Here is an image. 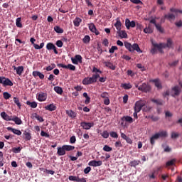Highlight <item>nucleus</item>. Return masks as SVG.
Masks as SVG:
<instances>
[{
    "mask_svg": "<svg viewBox=\"0 0 182 182\" xmlns=\"http://www.w3.org/2000/svg\"><path fill=\"white\" fill-rule=\"evenodd\" d=\"M153 46H155V48H157L159 52L160 53H163V49H166V48H168V49L173 48V40L171 38L167 39V43H161L159 44L156 43H152Z\"/></svg>",
    "mask_w": 182,
    "mask_h": 182,
    "instance_id": "1",
    "label": "nucleus"
},
{
    "mask_svg": "<svg viewBox=\"0 0 182 182\" xmlns=\"http://www.w3.org/2000/svg\"><path fill=\"white\" fill-rule=\"evenodd\" d=\"M100 77V75L98 73L92 75V77H87L83 79L82 84L87 86V85H93L97 82V79Z\"/></svg>",
    "mask_w": 182,
    "mask_h": 182,
    "instance_id": "2",
    "label": "nucleus"
},
{
    "mask_svg": "<svg viewBox=\"0 0 182 182\" xmlns=\"http://www.w3.org/2000/svg\"><path fill=\"white\" fill-rule=\"evenodd\" d=\"M146 103H147L146 102V100H143L136 101L135 102V105H134V112H138L140 113L141 109H143V107H144V106H146Z\"/></svg>",
    "mask_w": 182,
    "mask_h": 182,
    "instance_id": "3",
    "label": "nucleus"
},
{
    "mask_svg": "<svg viewBox=\"0 0 182 182\" xmlns=\"http://www.w3.org/2000/svg\"><path fill=\"white\" fill-rule=\"evenodd\" d=\"M80 126L85 130H90V128H92V127H93V126H95V123L82 122L80 123Z\"/></svg>",
    "mask_w": 182,
    "mask_h": 182,
    "instance_id": "4",
    "label": "nucleus"
},
{
    "mask_svg": "<svg viewBox=\"0 0 182 182\" xmlns=\"http://www.w3.org/2000/svg\"><path fill=\"white\" fill-rule=\"evenodd\" d=\"M58 68H63V69H69L70 70H76V66L72 65V64H68V65L62 63L58 64Z\"/></svg>",
    "mask_w": 182,
    "mask_h": 182,
    "instance_id": "5",
    "label": "nucleus"
},
{
    "mask_svg": "<svg viewBox=\"0 0 182 182\" xmlns=\"http://www.w3.org/2000/svg\"><path fill=\"white\" fill-rule=\"evenodd\" d=\"M139 90H140V92L147 93L150 91V87L147 84L143 83L141 85L139 86Z\"/></svg>",
    "mask_w": 182,
    "mask_h": 182,
    "instance_id": "6",
    "label": "nucleus"
},
{
    "mask_svg": "<svg viewBox=\"0 0 182 182\" xmlns=\"http://www.w3.org/2000/svg\"><path fill=\"white\" fill-rule=\"evenodd\" d=\"M180 95V88L178 86H175L172 88L171 92V96L175 97V96Z\"/></svg>",
    "mask_w": 182,
    "mask_h": 182,
    "instance_id": "7",
    "label": "nucleus"
},
{
    "mask_svg": "<svg viewBox=\"0 0 182 182\" xmlns=\"http://www.w3.org/2000/svg\"><path fill=\"white\" fill-rule=\"evenodd\" d=\"M103 164V162L102 161H96V160H92L90 161L88 163V166H91L92 167H99Z\"/></svg>",
    "mask_w": 182,
    "mask_h": 182,
    "instance_id": "8",
    "label": "nucleus"
},
{
    "mask_svg": "<svg viewBox=\"0 0 182 182\" xmlns=\"http://www.w3.org/2000/svg\"><path fill=\"white\" fill-rule=\"evenodd\" d=\"M0 115H1V117H2V119L6 122H12V117L14 116H9L5 112H2Z\"/></svg>",
    "mask_w": 182,
    "mask_h": 182,
    "instance_id": "9",
    "label": "nucleus"
},
{
    "mask_svg": "<svg viewBox=\"0 0 182 182\" xmlns=\"http://www.w3.org/2000/svg\"><path fill=\"white\" fill-rule=\"evenodd\" d=\"M89 29L91 32H92L93 33H95V35H100V32H99V31H97V29L96 28V26H95V23H91L89 25Z\"/></svg>",
    "mask_w": 182,
    "mask_h": 182,
    "instance_id": "10",
    "label": "nucleus"
},
{
    "mask_svg": "<svg viewBox=\"0 0 182 182\" xmlns=\"http://www.w3.org/2000/svg\"><path fill=\"white\" fill-rule=\"evenodd\" d=\"M7 130L9 132H12L14 134H16L17 136H21V134H22V132H21V130L16 129L15 128H12L11 127H7Z\"/></svg>",
    "mask_w": 182,
    "mask_h": 182,
    "instance_id": "11",
    "label": "nucleus"
},
{
    "mask_svg": "<svg viewBox=\"0 0 182 182\" xmlns=\"http://www.w3.org/2000/svg\"><path fill=\"white\" fill-rule=\"evenodd\" d=\"M57 154L58 156H65L66 154V151L65 149V146L63 145L61 147H58L57 148Z\"/></svg>",
    "mask_w": 182,
    "mask_h": 182,
    "instance_id": "12",
    "label": "nucleus"
},
{
    "mask_svg": "<svg viewBox=\"0 0 182 182\" xmlns=\"http://www.w3.org/2000/svg\"><path fill=\"white\" fill-rule=\"evenodd\" d=\"M48 98V95L45 92H41L38 96V100L39 102H45L46 99Z\"/></svg>",
    "mask_w": 182,
    "mask_h": 182,
    "instance_id": "13",
    "label": "nucleus"
},
{
    "mask_svg": "<svg viewBox=\"0 0 182 182\" xmlns=\"http://www.w3.org/2000/svg\"><path fill=\"white\" fill-rule=\"evenodd\" d=\"M116 23L114 24V26H115L117 32L119 31H122V21H120V18H117Z\"/></svg>",
    "mask_w": 182,
    "mask_h": 182,
    "instance_id": "14",
    "label": "nucleus"
},
{
    "mask_svg": "<svg viewBox=\"0 0 182 182\" xmlns=\"http://www.w3.org/2000/svg\"><path fill=\"white\" fill-rule=\"evenodd\" d=\"M65 113L69 117H71V119H75V117L77 116V113L73 110H66Z\"/></svg>",
    "mask_w": 182,
    "mask_h": 182,
    "instance_id": "15",
    "label": "nucleus"
},
{
    "mask_svg": "<svg viewBox=\"0 0 182 182\" xmlns=\"http://www.w3.org/2000/svg\"><path fill=\"white\" fill-rule=\"evenodd\" d=\"M164 18L171 22V21L176 20V15L171 13H168V14H165Z\"/></svg>",
    "mask_w": 182,
    "mask_h": 182,
    "instance_id": "16",
    "label": "nucleus"
},
{
    "mask_svg": "<svg viewBox=\"0 0 182 182\" xmlns=\"http://www.w3.org/2000/svg\"><path fill=\"white\" fill-rule=\"evenodd\" d=\"M151 101L152 103H155V105H157V106H163L164 105V101L161 99L156 100L154 98L151 99Z\"/></svg>",
    "mask_w": 182,
    "mask_h": 182,
    "instance_id": "17",
    "label": "nucleus"
},
{
    "mask_svg": "<svg viewBox=\"0 0 182 182\" xmlns=\"http://www.w3.org/2000/svg\"><path fill=\"white\" fill-rule=\"evenodd\" d=\"M14 70H16L18 76H21V75H22V73H23V66H18V67L14 66Z\"/></svg>",
    "mask_w": 182,
    "mask_h": 182,
    "instance_id": "18",
    "label": "nucleus"
},
{
    "mask_svg": "<svg viewBox=\"0 0 182 182\" xmlns=\"http://www.w3.org/2000/svg\"><path fill=\"white\" fill-rule=\"evenodd\" d=\"M132 52H134V50H136L139 53H143V51L141 50L140 47H139V44H137V43H134L132 45Z\"/></svg>",
    "mask_w": 182,
    "mask_h": 182,
    "instance_id": "19",
    "label": "nucleus"
},
{
    "mask_svg": "<svg viewBox=\"0 0 182 182\" xmlns=\"http://www.w3.org/2000/svg\"><path fill=\"white\" fill-rule=\"evenodd\" d=\"M11 122H14L16 124H21L22 123V119L21 118L16 117V116H13L11 118Z\"/></svg>",
    "mask_w": 182,
    "mask_h": 182,
    "instance_id": "20",
    "label": "nucleus"
},
{
    "mask_svg": "<svg viewBox=\"0 0 182 182\" xmlns=\"http://www.w3.org/2000/svg\"><path fill=\"white\" fill-rule=\"evenodd\" d=\"M158 139H160L157 133L154 134L151 138H150V143L153 146L154 145V143H156V140H158Z\"/></svg>",
    "mask_w": 182,
    "mask_h": 182,
    "instance_id": "21",
    "label": "nucleus"
},
{
    "mask_svg": "<svg viewBox=\"0 0 182 182\" xmlns=\"http://www.w3.org/2000/svg\"><path fill=\"white\" fill-rule=\"evenodd\" d=\"M153 83H154L156 87L158 89H162L163 86H161V82H160V80L159 79H154L152 80Z\"/></svg>",
    "mask_w": 182,
    "mask_h": 182,
    "instance_id": "22",
    "label": "nucleus"
},
{
    "mask_svg": "<svg viewBox=\"0 0 182 182\" xmlns=\"http://www.w3.org/2000/svg\"><path fill=\"white\" fill-rule=\"evenodd\" d=\"M104 65H105L107 68H109L112 70H116V65H113V63H112L111 62H104Z\"/></svg>",
    "mask_w": 182,
    "mask_h": 182,
    "instance_id": "23",
    "label": "nucleus"
},
{
    "mask_svg": "<svg viewBox=\"0 0 182 182\" xmlns=\"http://www.w3.org/2000/svg\"><path fill=\"white\" fill-rule=\"evenodd\" d=\"M46 110H49V112H53L56 110V106L53 104H50L45 107Z\"/></svg>",
    "mask_w": 182,
    "mask_h": 182,
    "instance_id": "24",
    "label": "nucleus"
},
{
    "mask_svg": "<svg viewBox=\"0 0 182 182\" xmlns=\"http://www.w3.org/2000/svg\"><path fill=\"white\" fill-rule=\"evenodd\" d=\"M23 134L24 136L25 140H26L27 141H28L29 140H31L32 139V135L28 132L24 131Z\"/></svg>",
    "mask_w": 182,
    "mask_h": 182,
    "instance_id": "25",
    "label": "nucleus"
},
{
    "mask_svg": "<svg viewBox=\"0 0 182 182\" xmlns=\"http://www.w3.org/2000/svg\"><path fill=\"white\" fill-rule=\"evenodd\" d=\"M117 33L122 39L127 38V33L125 31L119 30L117 31Z\"/></svg>",
    "mask_w": 182,
    "mask_h": 182,
    "instance_id": "26",
    "label": "nucleus"
},
{
    "mask_svg": "<svg viewBox=\"0 0 182 182\" xmlns=\"http://www.w3.org/2000/svg\"><path fill=\"white\" fill-rule=\"evenodd\" d=\"M81 23H82V18L79 17L75 18L73 21L74 26H76L77 28L80 26Z\"/></svg>",
    "mask_w": 182,
    "mask_h": 182,
    "instance_id": "27",
    "label": "nucleus"
},
{
    "mask_svg": "<svg viewBox=\"0 0 182 182\" xmlns=\"http://www.w3.org/2000/svg\"><path fill=\"white\" fill-rule=\"evenodd\" d=\"M155 28L158 31V32H160V33H164V28L161 26V24H156Z\"/></svg>",
    "mask_w": 182,
    "mask_h": 182,
    "instance_id": "28",
    "label": "nucleus"
},
{
    "mask_svg": "<svg viewBox=\"0 0 182 182\" xmlns=\"http://www.w3.org/2000/svg\"><path fill=\"white\" fill-rule=\"evenodd\" d=\"M26 105L31 106L32 109H36L38 107V103H36V102H31L30 101H27Z\"/></svg>",
    "mask_w": 182,
    "mask_h": 182,
    "instance_id": "29",
    "label": "nucleus"
},
{
    "mask_svg": "<svg viewBox=\"0 0 182 182\" xmlns=\"http://www.w3.org/2000/svg\"><path fill=\"white\" fill-rule=\"evenodd\" d=\"M82 96H83V97H85V104L89 105L90 103V97H89V95H87V92H84L82 94Z\"/></svg>",
    "mask_w": 182,
    "mask_h": 182,
    "instance_id": "30",
    "label": "nucleus"
},
{
    "mask_svg": "<svg viewBox=\"0 0 182 182\" xmlns=\"http://www.w3.org/2000/svg\"><path fill=\"white\" fill-rule=\"evenodd\" d=\"M124 46L129 52H133V47L130 43L127 41L124 42Z\"/></svg>",
    "mask_w": 182,
    "mask_h": 182,
    "instance_id": "31",
    "label": "nucleus"
},
{
    "mask_svg": "<svg viewBox=\"0 0 182 182\" xmlns=\"http://www.w3.org/2000/svg\"><path fill=\"white\" fill-rule=\"evenodd\" d=\"M54 31L56 33H63L64 31L59 26H54Z\"/></svg>",
    "mask_w": 182,
    "mask_h": 182,
    "instance_id": "32",
    "label": "nucleus"
},
{
    "mask_svg": "<svg viewBox=\"0 0 182 182\" xmlns=\"http://www.w3.org/2000/svg\"><path fill=\"white\" fill-rule=\"evenodd\" d=\"M157 135H159V137H167L168 134L166 131H161L158 133H156Z\"/></svg>",
    "mask_w": 182,
    "mask_h": 182,
    "instance_id": "33",
    "label": "nucleus"
},
{
    "mask_svg": "<svg viewBox=\"0 0 182 182\" xmlns=\"http://www.w3.org/2000/svg\"><path fill=\"white\" fill-rule=\"evenodd\" d=\"M65 151H72L75 149V146L72 145H63Z\"/></svg>",
    "mask_w": 182,
    "mask_h": 182,
    "instance_id": "34",
    "label": "nucleus"
},
{
    "mask_svg": "<svg viewBox=\"0 0 182 182\" xmlns=\"http://www.w3.org/2000/svg\"><path fill=\"white\" fill-rule=\"evenodd\" d=\"M22 21V18L21 17H18L16 20V26L17 28H22V23L21 22Z\"/></svg>",
    "mask_w": 182,
    "mask_h": 182,
    "instance_id": "35",
    "label": "nucleus"
},
{
    "mask_svg": "<svg viewBox=\"0 0 182 182\" xmlns=\"http://www.w3.org/2000/svg\"><path fill=\"white\" fill-rule=\"evenodd\" d=\"M123 119H124L125 122H127L128 123H133L134 122L133 118L130 116L123 117L122 120H123Z\"/></svg>",
    "mask_w": 182,
    "mask_h": 182,
    "instance_id": "36",
    "label": "nucleus"
},
{
    "mask_svg": "<svg viewBox=\"0 0 182 182\" xmlns=\"http://www.w3.org/2000/svg\"><path fill=\"white\" fill-rule=\"evenodd\" d=\"M54 90L56 93H58V95H62L63 93V90L62 89V87H54Z\"/></svg>",
    "mask_w": 182,
    "mask_h": 182,
    "instance_id": "37",
    "label": "nucleus"
},
{
    "mask_svg": "<svg viewBox=\"0 0 182 182\" xmlns=\"http://www.w3.org/2000/svg\"><path fill=\"white\" fill-rule=\"evenodd\" d=\"M123 89H125V90H129V89H132V86L130 85V83H124L121 85Z\"/></svg>",
    "mask_w": 182,
    "mask_h": 182,
    "instance_id": "38",
    "label": "nucleus"
},
{
    "mask_svg": "<svg viewBox=\"0 0 182 182\" xmlns=\"http://www.w3.org/2000/svg\"><path fill=\"white\" fill-rule=\"evenodd\" d=\"M14 102L15 105H16V106H18V109H21L22 105H21V102H19V99L16 97H14Z\"/></svg>",
    "mask_w": 182,
    "mask_h": 182,
    "instance_id": "39",
    "label": "nucleus"
},
{
    "mask_svg": "<svg viewBox=\"0 0 182 182\" xmlns=\"http://www.w3.org/2000/svg\"><path fill=\"white\" fill-rule=\"evenodd\" d=\"M140 164V161L134 160L129 163L131 167H136V166H139Z\"/></svg>",
    "mask_w": 182,
    "mask_h": 182,
    "instance_id": "40",
    "label": "nucleus"
},
{
    "mask_svg": "<svg viewBox=\"0 0 182 182\" xmlns=\"http://www.w3.org/2000/svg\"><path fill=\"white\" fill-rule=\"evenodd\" d=\"M55 68H56V65L55 63H53L50 65L46 67V70H47V72H50V70H53Z\"/></svg>",
    "mask_w": 182,
    "mask_h": 182,
    "instance_id": "41",
    "label": "nucleus"
},
{
    "mask_svg": "<svg viewBox=\"0 0 182 182\" xmlns=\"http://www.w3.org/2000/svg\"><path fill=\"white\" fill-rule=\"evenodd\" d=\"M3 97L4 99H5V100H8V99H11V97H12V95L9 94L8 92H4L3 93Z\"/></svg>",
    "mask_w": 182,
    "mask_h": 182,
    "instance_id": "42",
    "label": "nucleus"
},
{
    "mask_svg": "<svg viewBox=\"0 0 182 182\" xmlns=\"http://www.w3.org/2000/svg\"><path fill=\"white\" fill-rule=\"evenodd\" d=\"M4 86H14V82H12V81L9 80V78H6Z\"/></svg>",
    "mask_w": 182,
    "mask_h": 182,
    "instance_id": "43",
    "label": "nucleus"
},
{
    "mask_svg": "<svg viewBox=\"0 0 182 182\" xmlns=\"http://www.w3.org/2000/svg\"><path fill=\"white\" fill-rule=\"evenodd\" d=\"M82 42L83 43H89V42H90V36L88 35L85 36L82 39Z\"/></svg>",
    "mask_w": 182,
    "mask_h": 182,
    "instance_id": "44",
    "label": "nucleus"
},
{
    "mask_svg": "<svg viewBox=\"0 0 182 182\" xmlns=\"http://www.w3.org/2000/svg\"><path fill=\"white\" fill-rule=\"evenodd\" d=\"M144 33H153V29L148 26L144 29Z\"/></svg>",
    "mask_w": 182,
    "mask_h": 182,
    "instance_id": "45",
    "label": "nucleus"
},
{
    "mask_svg": "<svg viewBox=\"0 0 182 182\" xmlns=\"http://www.w3.org/2000/svg\"><path fill=\"white\" fill-rule=\"evenodd\" d=\"M34 117L38 120V122H40L41 123H42V122H44V119L42 117L38 115V114L35 113L34 114Z\"/></svg>",
    "mask_w": 182,
    "mask_h": 182,
    "instance_id": "46",
    "label": "nucleus"
},
{
    "mask_svg": "<svg viewBox=\"0 0 182 182\" xmlns=\"http://www.w3.org/2000/svg\"><path fill=\"white\" fill-rule=\"evenodd\" d=\"M43 46H45V43H41L40 44V46L38 45V44H34L33 45V47L35 48V49H42V48H43Z\"/></svg>",
    "mask_w": 182,
    "mask_h": 182,
    "instance_id": "47",
    "label": "nucleus"
},
{
    "mask_svg": "<svg viewBox=\"0 0 182 182\" xmlns=\"http://www.w3.org/2000/svg\"><path fill=\"white\" fill-rule=\"evenodd\" d=\"M55 46V45H53V43H48L46 45V49H48V50H52L53 49V47Z\"/></svg>",
    "mask_w": 182,
    "mask_h": 182,
    "instance_id": "48",
    "label": "nucleus"
},
{
    "mask_svg": "<svg viewBox=\"0 0 182 182\" xmlns=\"http://www.w3.org/2000/svg\"><path fill=\"white\" fill-rule=\"evenodd\" d=\"M131 21L129 18L125 19V26L127 29H130Z\"/></svg>",
    "mask_w": 182,
    "mask_h": 182,
    "instance_id": "49",
    "label": "nucleus"
},
{
    "mask_svg": "<svg viewBox=\"0 0 182 182\" xmlns=\"http://www.w3.org/2000/svg\"><path fill=\"white\" fill-rule=\"evenodd\" d=\"M78 178H79V176H70L68 177V179L70 180V181H77V182Z\"/></svg>",
    "mask_w": 182,
    "mask_h": 182,
    "instance_id": "50",
    "label": "nucleus"
},
{
    "mask_svg": "<svg viewBox=\"0 0 182 182\" xmlns=\"http://www.w3.org/2000/svg\"><path fill=\"white\" fill-rule=\"evenodd\" d=\"M41 136H42V137H47V139H49V137H50V135H49V134L46 133L44 131H41Z\"/></svg>",
    "mask_w": 182,
    "mask_h": 182,
    "instance_id": "51",
    "label": "nucleus"
},
{
    "mask_svg": "<svg viewBox=\"0 0 182 182\" xmlns=\"http://www.w3.org/2000/svg\"><path fill=\"white\" fill-rule=\"evenodd\" d=\"M103 150L104 151H112V150H113V149L110 146H109V145H105L103 147Z\"/></svg>",
    "mask_w": 182,
    "mask_h": 182,
    "instance_id": "52",
    "label": "nucleus"
},
{
    "mask_svg": "<svg viewBox=\"0 0 182 182\" xmlns=\"http://www.w3.org/2000/svg\"><path fill=\"white\" fill-rule=\"evenodd\" d=\"M56 46H58V48H62V46H63V42H62L61 40H58L55 43Z\"/></svg>",
    "mask_w": 182,
    "mask_h": 182,
    "instance_id": "53",
    "label": "nucleus"
},
{
    "mask_svg": "<svg viewBox=\"0 0 182 182\" xmlns=\"http://www.w3.org/2000/svg\"><path fill=\"white\" fill-rule=\"evenodd\" d=\"M6 82V77H0V83L3 85V86H5V83Z\"/></svg>",
    "mask_w": 182,
    "mask_h": 182,
    "instance_id": "54",
    "label": "nucleus"
},
{
    "mask_svg": "<svg viewBox=\"0 0 182 182\" xmlns=\"http://www.w3.org/2000/svg\"><path fill=\"white\" fill-rule=\"evenodd\" d=\"M100 97L102 98V99H107L109 98V93L106 92H104L101 94Z\"/></svg>",
    "mask_w": 182,
    "mask_h": 182,
    "instance_id": "55",
    "label": "nucleus"
},
{
    "mask_svg": "<svg viewBox=\"0 0 182 182\" xmlns=\"http://www.w3.org/2000/svg\"><path fill=\"white\" fill-rule=\"evenodd\" d=\"M109 134L113 139H117V137H119L117 132H111Z\"/></svg>",
    "mask_w": 182,
    "mask_h": 182,
    "instance_id": "56",
    "label": "nucleus"
},
{
    "mask_svg": "<svg viewBox=\"0 0 182 182\" xmlns=\"http://www.w3.org/2000/svg\"><path fill=\"white\" fill-rule=\"evenodd\" d=\"M117 50V46H112L111 48L109 50V53H114V51Z\"/></svg>",
    "mask_w": 182,
    "mask_h": 182,
    "instance_id": "57",
    "label": "nucleus"
},
{
    "mask_svg": "<svg viewBox=\"0 0 182 182\" xmlns=\"http://www.w3.org/2000/svg\"><path fill=\"white\" fill-rule=\"evenodd\" d=\"M168 65L171 68H174V66H177V65H178V60H175V61H173L172 63H169Z\"/></svg>",
    "mask_w": 182,
    "mask_h": 182,
    "instance_id": "58",
    "label": "nucleus"
},
{
    "mask_svg": "<svg viewBox=\"0 0 182 182\" xmlns=\"http://www.w3.org/2000/svg\"><path fill=\"white\" fill-rule=\"evenodd\" d=\"M179 136H180V134H178V133H176V132H172L171 135V139H177Z\"/></svg>",
    "mask_w": 182,
    "mask_h": 182,
    "instance_id": "59",
    "label": "nucleus"
},
{
    "mask_svg": "<svg viewBox=\"0 0 182 182\" xmlns=\"http://www.w3.org/2000/svg\"><path fill=\"white\" fill-rule=\"evenodd\" d=\"M175 162H176V159H172L171 161H168L166 162V166H173Z\"/></svg>",
    "mask_w": 182,
    "mask_h": 182,
    "instance_id": "60",
    "label": "nucleus"
},
{
    "mask_svg": "<svg viewBox=\"0 0 182 182\" xmlns=\"http://www.w3.org/2000/svg\"><path fill=\"white\" fill-rule=\"evenodd\" d=\"M70 143L71 144H75V143H76V136H71L70 139Z\"/></svg>",
    "mask_w": 182,
    "mask_h": 182,
    "instance_id": "61",
    "label": "nucleus"
},
{
    "mask_svg": "<svg viewBox=\"0 0 182 182\" xmlns=\"http://www.w3.org/2000/svg\"><path fill=\"white\" fill-rule=\"evenodd\" d=\"M136 68H138V69H141L142 72H144V70H146L144 65H142L141 63L136 64Z\"/></svg>",
    "mask_w": 182,
    "mask_h": 182,
    "instance_id": "62",
    "label": "nucleus"
},
{
    "mask_svg": "<svg viewBox=\"0 0 182 182\" xmlns=\"http://www.w3.org/2000/svg\"><path fill=\"white\" fill-rule=\"evenodd\" d=\"M102 136L104 137V139H107L109 137V132L107 131H104Z\"/></svg>",
    "mask_w": 182,
    "mask_h": 182,
    "instance_id": "63",
    "label": "nucleus"
},
{
    "mask_svg": "<svg viewBox=\"0 0 182 182\" xmlns=\"http://www.w3.org/2000/svg\"><path fill=\"white\" fill-rule=\"evenodd\" d=\"M21 150H22L21 147H17V148H14L13 151L14 153H21Z\"/></svg>",
    "mask_w": 182,
    "mask_h": 182,
    "instance_id": "64",
    "label": "nucleus"
}]
</instances>
